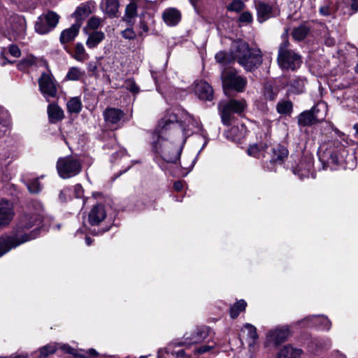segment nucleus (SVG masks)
Listing matches in <instances>:
<instances>
[{
  "instance_id": "obj_1",
  "label": "nucleus",
  "mask_w": 358,
  "mask_h": 358,
  "mask_svg": "<svg viewBox=\"0 0 358 358\" xmlns=\"http://www.w3.org/2000/svg\"><path fill=\"white\" fill-rule=\"evenodd\" d=\"M41 223V215L27 214L20 217L13 234L0 236V257L12 248L34 239L38 234V226Z\"/></svg>"
},
{
  "instance_id": "obj_2",
  "label": "nucleus",
  "mask_w": 358,
  "mask_h": 358,
  "mask_svg": "<svg viewBox=\"0 0 358 358\" xmlns=\"http://www.w3.org/2000/svg\"><path fill=\"white\" fill-rule=\"evenodd\" d=\"M177 120L176 115L169 114L166 115L159 123V130L152 134V151L158 155L167 162L175 163L180 158L182 150L183 140L182 143L174 145L166 137L169 133L173 131L172 128H176L177 124L173 122Z\"/></svg>"
},
{
  "instance_id": "obj_3",
  "label": "nucleus",
  "mask_w": 358,
  "mask_h": 358,
  "mask_svg": "<svg viewBox=\"0 0 358 358\" xmlns=\"http://www.w3.org/2000/svg\"><path fill=\"white\" fill-rule=\"evenodd\" d=\"M231 48L234 59L245 70L252 71L262 64V55L259 48H250L243 40L234 41Z\"/></svg>"
},
{
  "instance_id": "obj_4",
  "label": "nucleus",
  "mask_w": 358,
  "mask_h": 358,
  "mask_svg": "<svg viewBox=\"0 0 358 358\" xmlns=\"http://www.w3.org/2000/svg\"><path fill=\"white\" fill-rule=\"evenodd\" d=\"M348 155V151L338 140L328 141L322 143L318 150V156L324 165L341 163Z\"/></svg>"
},
{
  "instance_id": "obj_5",
  "label": "nucleus",
  "mask_w": 358,
  "mask_h": 358,
  "mask_svg": "<svg viewBox=\"0 0 358 358\" xmlns=\"http://www.w3.org/2000/svg\"><path fill=\"white\" fill-rule=\"evenodd\" d=\"M283 42L279 47L278 62L283 69L295 70L301 64V57L293 50L288 49V29H286L282 34Z\"/></svg>"
},
{
  "instance_id": "obj_6",
  "label": "nucleus",
  "mask_w": 358,
  "mask_h": 358,
  "mask_svg": "<svg viewBox=\"0 0 358 358\" xmlns=\"http://www.w3.org/2000/svg\"><path fill=\"white\" fill-rule=\"evenodd\" d=\"M59 176L63 179H68L79 174L82 170L80 159L73 155L60 157L57 162Z\"/></svg>"
},
{
  "instance_id": "obj_7",
  "label": "nucleus",
  "mask_w": 358,
  "mask_h": 358,
  "mask_svg": "<svg viewBox=\"0 0 358 358\" xmlns=\"http://www.w3.org/2000/svg\"><path fill=\"white\" fill-rule=\"evenodd\" d=\"M245 107L246 102L244 99H230L227 101L220 102L219 109L222 122L226 125L230 124L233 114H241Z\"/></svg>"
},
{
  "instance_id": "obj_8",
  "label": "nucleus",
  "mask_w": 358,
  "mask_h": 358,
  "mask_svg": "<svg viewBox=\"0 0 358 358\" xmlns=\"http://www.w3.org/2000/svg\"><path fill=\"white\" fill-rule=\"evenodd\" d=\"M327 115V106L324 103H320L313 106L311 110L301 113L298 117V123L300 126H310L323 120Z\"/></svg>"
},
{
  "instance_id": "obj_9",
  "label": "nucleus",
  "mask_w": 358,
  "mask_h": 358,
  "mask_svg": "<svg viewBox=\"0 0 358 358\" xmlns=\"http://www.w3.org/2000/svg\"><path fill=\"white\" fill-rule=\"evenodd\" d=\"M221 76L225 92L227 90H234L237 92H243L244 90L247 81L244 78L238 76L234 69H224Z\"/></svg>"
},
{
  "instance_id": "obj_10",
  "label": "nucleus",
  "mask_w": 358,
  "mask_h": 358,
  "mask_svg": "<svg viewBox=\"0 0 358 358\" xmlns=\"http://www.w3.org/2000/svg\"><path fill=\"white\" fill-rule=\"evenodd\" d=\"M170 114H174L177 117V120L173 122L177 124L176 128H172L173 131H182L183 135L186 136L190 135L189 131L193 132L192 131V128H199V123L184 110H179L178 113H170Z\"/></svg>"
},
{
  "instance_id": "obj_11",
  "label": "nucleus",
  "mask_w": 358,
  "mask_h": 358,
  "mask_svg": "<svg viewBox=\"0 0 358 358\" xmlns=\"http://www.w3.org/2000/svg\"><path fill=\"white\" fill-rule=\"evenodd\" d=\"M59 19V15L53 11L41 15L35 23L36 31L40 34L49 33L57 26Z\"/></svg>"
},
{
  "instance_id": "obj_12",
  "label": "nucleus",
  "mask_w": 358,
  "mask_h": 358,
  "mask_svg": "<svg viewBox=\"0 0 358 358\" xmlns=\"http://www.w3.org/2000/svg\"><path fill=\"white\" fill-rule=\"evenodd\" d=\"M103 117L107 127L117 129L124 124V113L123 110L109 107L103 112Z\"/></svg>"
},
{
  "instance_id": "obj_13",
  "label": "nucleus",
  "mask_w": 358,
  "mask_h": 358,
  "mask_svg": "<svg viewBox=\"0 0 358 358\" xmlns=\"http://www.w3.org/2000/svg\"><path fill=\"white\" fill-rule=\"evenodd\" d=\"M39 88L47 101L48 97H55L57 94V83L50 73H43L38 80Z\"/></svg>"
},
{
  "instance_id": "obj_14",
  "label": "nucleus",
  "mask_w": 358,
  "mask_h": 358,
  "mask_svg": "<svg viewBox=\"0 0 358 358\" xmlns=\"http://www.w3.org/2000/svg\"><path fill=\"white\" fill-rule=\"evenodd\" d=\"M289 336L290 330L288 326L278 327L267 333L266 341L278 345L286 341Z\"/></svg>"
},
{
  "instance_id": "obj_15",
  "label": "nucleus",
  "mask_w": 358,
  "mask_h": 358,
  "mask_svg": "<svg viewBox=\"0 0 358 358\" xmlns=\"http://www.w3.org/2000/svg\"><path fill=\"white\" fill-rule=\"evenodd\" d=\"M208 335V330L207 327H198L191 334H185L184 341L179 343L178 345L190 346L192 344L201 342L207 338Z\"/></svg>"
},
{
  "instance_id": "obj_16",
  "label": "nucleus",
  "mask_w": 358,
  "mask_h": 358,
  "mask_svg": "<svg viewBox=\"0 0 358 358\" xmlns=\"http://www.w3.org/2000/svg\"><path fill=\"white\" fill-rule=\"evenodd\" d=\"M299 323H305L304 326H317L325 330H329L331 326V321L324 315H313L305 317Z\"/></svg>"
},
{
  "instance_id": "obj_17",
  "label": "nucleus",
  "mask_w": 358,
  "mask_h": 358,
  "mask_svg": "<svg viewBox=\"0 0 358 358\" xmlns=\"http://www.w3.org/2000/svg\"><path fill=\"white\" fill-rule=\"evenodd\" d=\"M14 217L13 205L8 201L0 202V227L8 226Z\"/></svg>"
},
{
  "instance_id": "obj_18",
  "label": "nucleus",
  "mask_w": 358,
  "mask_h": 358,
  "mask_svg": "<svg viewBox=\"0 0 358 358\" xmlns=\"http://www.w3.org/2000/svg\"><path fill=\"white\" fill-rule=\"evenodd\" d=\"M99 7L101 10L110 18L117 17L119 15L118 0H101Z\"/></svg>"
},
{
  "instance_id": "obj_19",
  "label": "nucleus",
  "mask_w": 358,
  "mask_h": 358,
  "mask_svg": "<svg viewBox=\"0 0 358 358\" xmlns=\"http://www.w3.org/2000/svg\"><path fill=\"white\" fill-rule=\"evenodd\" d=\"M106 216L104 207L102 205L94 206L89 213L88 222L91 225H98Z\"/></svg>"
},
{
  "instance_id": "obj_20",
  "label": "nucleus",
  "mask_w": 358,
  "mask_h": 358,
  "mask_svg": "<svg viewBox=\"0 0 358 358\" xmlns=\"http://www.w3.org/2000/svg\"><path fill=\"white\" fill-rule=\"evenodd\" d=\"M195 93L200 99L212 100L213 91L211 86L206 81L201 80L196 84Z\"/></svg>"
},
{
  "instance_id": "obj_21",
  "label": "nucleus",
  "mask_w": 358,
  "mask_h": 358,
  "mask_svg": "<svg viewBox=\"0 0 358 358\" xmlns=\"http://www.w3.org/2000/svg\"><path fill=\"white\" fill-rule=\"evenodd\" d=\"M10 31L8 34L10 38L16 39L24 32L25 21L18 16L13 17L10 22Z\"/></svg>"
},
{
  "instance_id": "obj_22",
  "label": "nucleus",
  "mask_w": 358,
  "mask_h": 358,
  "mask_svg": "<svg viewBox=\"0 0 358 358\" xmlns=\"http://www.w3.org/2000/svg\"><path fill=\"white\" fill-rule=\"evenodd\" d=\"M162 18L168 26H176L181 20V13L175 8H168L164 10Z\"/></svg>"
},
{
  "instance_id": "obj_23",
  "label": "nucleus",
  "mask_w": 358,
  "mask_h": 358,
  "mask_svg": "<svg viewBox=\"0 0 358 358\" xmlns=\"http://www.w3.org/2000/svg\"><path fill=\"white\" fill-rule=\"evenodd\" d=\"M256 10L257 13V20L262 23L269 18L273 17L272 7L262 1L256 3Z\"/></svg>"
},
{
  "instance_id": "obj_24",
  "label": "nucleus",
  "mask_w": 358,
  "mask_h": 358,
  "mask_svg": "<svg viewBox=\"0 0 358 358\" xmlns=\"http://www.w3.org/2000/svg\"><path fill=\"white\" fill-rule=\"evenodd\" d=\"M80 23L77 22L71 27L64 29L60 34L59 41L61 43H68L75 39L79 33Z\"/></svg>"
},
{
  "instance_id": "obj_25",
  "label": "nucleus",
  "mask_w": 358,
  "mask_h": 358,
  "mask_svg": "<svg viewBox=\"0 0 358 358\" xmlns=\"http://www.w3.org/2000/svg\"><path fill=\"white\" fill-rule=\"evenodd\" d=\"M313 167V162L310 159H303L293 169V173L298 175L300 179L308 177Z\"/></svg>"
},
{
  "instance_id": "obj_26",
  "label": "nucleus",
  "mask_w": 358,
  "mask_h": 358,
  "mask_svg": "<svg viewBox=\"0 0 358 358\" xmlns=\"http://www.w3.org/2000/svg\"><path fill=\"white\" fill-rule=\"evenodd\" d=\"M48 115L51 122L55 123L64 117L63 110L56 103H50L48 106Z\"/></svg>"
},
{
  "instance_id": "obj_27",
  "label": "nucleus",
  "mask_w": 358,
  "mask_h": 358,
  "mask_svg": "<svg viewBox=\"0 0 358 358\" xmlns=\"http://www.w3.org/2000/svg\"><path fill=\"white\" fill-rule=\"evenodd\" d=\"M287 156L288 150L282 146H278L273 149V154L270 162L275 164H281Z\"/></svg>"
},
{
  "instance_id": "obj_28",
  "label": "nucleus",
  "mask_w": 358,
  "mask_h": 358,
  "mask_svg": "<svg viewBox=\"0 0 358 358\" xmlns=\"http://www.w3.org/2000/svg\"><path fill=\"white\" fill-rule=\"evenodd\" d=\"M302 351L287 345L283 347L278 353V358H299Z\"/></svg>"
},
{
  "instance_id": "obj_29",
  "label": "nucleus",
  "mask_w": 358,
  "mask_h": 358,
  "mask_svg": "<svg viewBox=\"0 0 358 358\" xmlns=\"http://www.w3.org/2000/svg\"><path fill=\"white\" fill-rule=\"evenodd\" d=\"M336 10L337 8L333 2L326 1L320 7L319 13L324 17L335 19Z\"/></svg>"
},
{
  "instance_id": "obj_30",
  "label": "nucleus",
  "mask_w": 358,
  "mask_h": 358,
  "mask_svg": "<svg viewBox=\"0 0 358 358\" xmlns=\"http://www.w3.org/2000/svg\"><path fill=\"white\" fill-rule=\"evenodd\" d=\"M105 34L101 31H94L90 34L86 41V45L89 48H96L103 39Z\"/></svg>"
},
{
  "instance_id": "obj_31",
  "label": "nucleus",
  "mask_w": 358,
  "mask_h": 358,
  "mask_svg": "<svg viewBox=\"0 0 358 358\" xmlns=\"http://www.w3.org/2000/svg\"><path fill=\"white\" fill-rule=\"evenodd\" d=\"M71 57L76 61L83 62L87 60L90 57L87 53L84 45L81 43H77L75 45L74 52L72 53Z\"/></svg>"
},
{
  "instance_id": "obj_32",
  "label": "nucleus",
  "mask_w": 358,
  "mask_h": 358,
  "mask_svg": "<svg viewBox=\"0 0 358 358\" xmlns=\"http://www.w3.org/2000/svg\"><path fill=\"white\" fill-rule=\"evenodd\" d=\"M310 28L305 24H300L299 27L294 28L292 36L296 41H302L308 34Z\"/></svg>"
},
{
  "instance_id": "obj_33",
  "label": "nucleus",
  "mask_w": 358,
  "mask_h": 358,
  "mask_svg": "<svg viewBox=\"0 0 358 358\" xmlns=\"http://www.w3.org/2000/svg\"><path fill=\"white\" fill-rule=\"evenodd\" d=\"M68 112L70 113H78L82 108V103L78 97L71 98L66 103Z\"/></svg>"
},
{
  "instance_id": "obj_34",
  "label": "nucleus",
  "mask_w": 358,
  "mask_h": 358,
  "mask_svg": "<svg viewBox=\"0 0 358 358\" xmlns=\"http://www.w3.org/2000/svg\"><path fill=\"white\" fill-rule=\"evenodd\" d=\"M90 7L87 4H81L73 13L74 17L78 20H81L88 16L90 13Z\"/></svg>"
},
{
  "instance_id": "obj_35",
  "label": "nucleus",
  "mask_w": 358,
  "mask_h": 358,
  "mask_svg": "<svg viewBox=\"0 0 358 358\" xmlns=\"http://www.w3.org/2000/svg\"><path fill=\"white\" fill-rule=\"evenodd\" d=\"M57 350V343H49L39 349L40 357L41 358H46L50 355L54 354Z\"/></svg>"
},
{
  "instance_id": "obj_36",
  "label": "nucleus",
  "mask_w": 358,
  "mask_h": 358,
  "mask_svg": "<svg viewBox=\"0 0 358 358\" xmlns=\"http://www.w3.org/2000/svg\"><path fill=\"white\" fill-rule=\"evenodd\" d=\"M247 306L246 302L241 299L236 303L230 310V315L232 318H236L239 313L245 309Z\"/></svg>"
},
{
  "instance_id": "obj_37",
  "label": "nucleus",
  "mask_w": 358,
  "mask_h": 358,
  "mask_svg": "<svg viewBox=\"0 0 358 358\" xmlns=\"http://www.w3.org/2000/svg\"><path fill=\"white\" fill-rule=\"evenodd\" d=\"M83 75L84 73L79 68L71 67L69 69L66 78L69 80H78Z\"/></svg>"
},
{
  "instance_id": "obj_38",
  "label": "nucleus",
  "mask_w": 358,
  "mask_h": 358,
  "mask_svg": "<svg viewBox=\"0 0 358 358\" xmlns=\"http://www.w3.org/2000/svg\"><path fill=\"white\" fill-rule=\"evenodd\" d=\"M215 59L217 63L227 64L234 59V55L231 56L225 52L220 51L215 55Z\"/></svg>"
},
{
  "instance_id": "obj_39",
  "label": "nucleus",
  "mask_w": 358,
  "mask_h": 358,
  "mask_svg": "<svg viewBox=\"0 0 358 358\" xmlns=\"http://www.w3.org/2000/svg\"><path fill=\"white\" fill-rule=\"evenodd\" d=\"M37 58L33 55H29L27 57L22 59L19 63L18 67L20 70H24L28 66L34 65L36 64Z\"/></svg>"
},
{
  "instance_id": "obj_40",
  "label": "nucleus",
  "mask_w": 358,
  "mask_h": 358,
  "mask_svg": "<svg viewBox=\"0 0 358 358\" xmlns=\"http://www.w3.org/2000/svg\"><path fill=\"white\" fill-rule=\"evenodd\" d=\"M103 19L97 16H92L88 20L87 27L90 29L96 30L103 25Z\"/></svg>"
},
{
  "instance_id": "obj_41",
  "label": "nucleus",
  "mask_w": 358,
  "mask_h": 358,
  "mask_svg": "<svg viewBox=\"0 0 358 358\" xmlns=\"http://www.w3.org/2000/svg\"><path fill=\"white\" fill-rule=\"evenodd\" d=\"M292 104L289 101H280L277 105V111L280 114H287L292 110Z\"/></svg>"
},
{
  "instance_id": "obj_42",
  "label": "nucleus",
  "mask_w": 358,
  "mask_h": 358,
  "mask_svg": "<svg viewBox=\"0 0 358 358\" xmlns=\"http://www.w3.org/2000/svg\"><path fill=\"white\" fill-rule=\"evenodd\" d=\"M245 7V4L242 0H233L232 2L227 7L229 11L238 13Z\"/></svg>"
},
{
  "instance_id": "obj_43",
  "label": "nucleus",
  "mask_w": 358,
  "mask_h": 358,
  "mask_svg": "<svg viewBox=\"0 0 358 358\" xmlns=\"http://www.w3.org/2000/svg\"><path fill=\"white\" fill-rule=\"evenodd\" d=\"M137 15V6L135 3H130L126 7L125 17L130 20Z\"/></svg>"
},
{
  "instance_id": "obj_44",
  "label": "nucleus",
  "mask_w": 358,
  "mask_h": 358,
  "mask_svg": "<svg viewBox=\"0 0 358 358\" xmlns=\"http://www.w3.org/2000/svg\"><path fill=\"white\" fill-rule=\"evenodd\" d=\"M306 80L303 78L293 80L291 85L294 87L297 93H301L304 90Z\"/></svg>"
},
{
  "instance_id": "obj_45",
  "label": "nucleus",
  "mask_w": 358,
  "mask_h": 358,
  "mask_svg": "<svg viewBox=\"0 0 358 358\" xmlns=\"http://www.w3.org/2000/svg\"><path fill=\"white\" fill-rule=\"evenodd\" d=\"M57 349H60L62 350L64 353L73 355L76 357H78L80 356V354L76 352V350L71 348L68 344H63V343H57Z\"/></svg>"
},
{
  "instance_id": "obj_46",
  "label": "nucleus",
  "mask_w": 358,
  "mask_h": 358,
  "mask_svg": "<svg viewBox=\"0 0 358 358\" xmlns=\"http://www.w3.org/2000/svg\"><path fill=\"white\" fill-rule=\"evenodd\" d=\"M28 190L31 193H38L41 191V187L38 179L31 180L27 184Z\"/></svg>"
},
{
  "instance_id": "obj_47",
  "label": "nucleus",
  "mask_w": 358,
  "mask_h": 358,
  "mask_svg": "<svg viewBox=\"0 0 358 358\" xmlns=\"http://www.w3.org/2000/svg\"><path fill=\"white\" fill-rule=\"evenodd\" d=\"M277 93L271 86H266L264 88V96L266 100L273 101L276 98Z\"/></svg>"
},
{
  "instance_id": "obj_48",
  "label": "nucleus",
  "mask_w": 358,
  "mask_h": 358,
  "mask_svg": "<svg viewBox=\"0 0 358 358\" xmlns=\"http://www.w3.org/2000/svg\"><path fill=\"white\" fill-rule=\"evenodd\" d=\"M125 87L127 90L130 91L133 94H137L139 92V88L134 82V80L131 79H128L125 83Z\"/></svg>"
},
{
  "instance_id": "obj_49",
  "label": "nucleus",
  "mask_w": 358,
  "mask_h": 358,
  "mask_svg": "<svg viewBox=\"0 0 358 358\" xmlns=\"http://www.w3.org/2000/svg\"><path fill=\"white\" fill-rule=\"evenodd\" d=\"M248 154L254 157H259L261 155V149L258 145H252L248 148Z\"/></svg>"
},
{
  "instance_id": "obj_50",
  "label": "nucleus",
  "mask_w": 358,
  "mask_h": 358,
  "mask_svg": "<svg viewBox=\"0 0 358 358\" xmlns=\"http://www.w3.org/2000/svg\"><path fill=\"white\" fill-rule=\"evenodd\" d=\"M213 348H214L213 345H202L201 347L196 348L194 350V355H203V354H205V353H206L208 352H210Z\"/></svg>"
},
{
  "instance_id": "obj_51",
  "label": "nucleus",
  "mask_w": 358,
  "mask_h": 358,
  "mask_svg": "<svg viewBox=\"0 0 358 358\" xmlns=\"http://www.w3.org/2000/svg\"><path fill=\"white\" fill-rule=\"evenodd\" d=\"M121 35L125 39H134L136 38V33L132 28H127L121 32Z\"/></svg>"
},
{
  "instance_id": "obj_52",
  "label": "nucleus",
  "mask_w": 358,
  "mask_h": 358,
  "mask_svg": "<svg viewBox=\"0 0 358 358\" xmlns=\"http://www.w3.org/2000/svg\"><path fill=\"white\" fill-rule=\"evenodd\" d=\"M244 328L248 331V334L251 338L255 340L257 338L256 328L253 325L246 324H245Z\"/></svg>"
},
{
  "instance_id": "obj_53",
  "label": "nucleus",
  "mask_w": 358,
  "mask_h": 358,
  "mask_svg": "<svg viewBox=\"0 0 358 358\" xmlns=\"http://www.w3.org/2000/svg\"><path fill=\"white\" fill-rule=\"evenodd\" d=\"M99 353L93 348L85 352V354H80L79 358H94L98 356Z\"/></svg>"
},
{
  "instance_id": "obj_54",
  "label": "nucleus",
  "mask_w": 358,
  "mask_h": 358,
  "mask_svg": "<svg viewBox=\"0 0 358 358\" xmlns=\"http://www.w3.org/2000/svg\"><path fill=\"white\" fill-rule=\"evenodd\" d=\"M239 21L241 22H251L252 21V15L248 12H243L239 17Z\"/></svg>"
},
{
  "instance_id": "obj_55",
  "label": "nucleus",
  "mask_w": 358,
  "mask_h": 358,
  "mask_svg": "<svg viewBox=\"0 0 358 358\" xmlns=\"http://www.w3.org/2000/svg\"><path fill=\"white\" fill-rule=\"evenodd\" d=\"M9 52L12 56L15 57H19L20 56V50L19 48L15 45H11L9 47Z\"/></svg>"
},
{
  "instance_id": "obj_56",
  "label": "nucleus",
  "mask_w": 358,
  "mask_h": 358,
  "mask_svg": "<svg viewBox=\"0 0 358 358\" xmlns=\"http://www.w3.org/2000/svg\"><path fill=\"white\" fill-rule=\"evenodd\" d=\"M69 192H70V189L68 187H65V188L62 189L59 192V200L61 201H66L67 196H69Z\"/></svg>"
},
{
  "instance_id": "obj_57",
  "label": "nucleus",
  "mask_w": 358,
  "mask_h": 358,
  "mask_svg": "<svg viewBox=\"0 0 358 358\" xmlns=\"http://www.w3.org/2000/svg\"><path fill=\"white\" fill-rule=\"evenodd\" d=\"M74 194L76 198H80L83 196V187L80 184H77L74 186Z\"/></svg>"
},
{
  "instance_id": "obj_58",
  "label": "nucleus",
  "mask_w": 358,
  "mask_h": 358,
  "mask_svg": "<svg viewBox=\"0 0 358 358\" xmlns=\"http://www.w3.org/2000/svg\"><path fill=\"white\" fill-rule=\"evenodd\" d=\"M177 358H192L190 355H186L185 350H180L173 353Z\"/></svg>"
},
{
  "instance_id": "obj_59",
  "label": "nucleus",
  "mask_w": 358,
  "mask_h": 358,
  "mask_svg": "<svg viewBox=\"0 0 358 358\" xmlns=\"http://www.w3.org/2000/svg\"><path fill=\"white\" fill-rule=\"evenodd\" d=\"M329 127L331 128L332 131L334 132V134L337 137H339L341 139L344 140V136L345 135L341 131H340L338 129L334 127V125H332L331 124H329Z\"/></svg>"
},
{
  "instance_id": "obj_60",
  "label": "nucleus",
  "mask_w": 358,
  "mask_h": 358,
  "mask_svg": "<svg viewBox=\"0 0 358 358\" xmlns=\"http://www.w3.org/2000/svg\"><path fill=\"white\" fill-rule=\"evenodd\" d=\"M87 69H88V71H90L92 73H95L97 71V65H96V62H91L88 63Z\"/></svg>"
},
{
  "instance_id": "obj_61",
  "label": "nucleus",
  "mask_w": 358,
  "mask_h": 358,
  "mask_svg": "<svg viewBox=\"0 0 358 358\" xmlns=\"http://www.w3.org/2000/svg\"><path fill=\"white\" fill-rule=\"evenodd\" d=\"M351 9L352 12L350 13V15L358 10V0H352Z\"/></svg>"
},
{
  "instance_id": "obj_62",
  "label": "nucleus",
  "mask_w": 358,
  "mask_h": 358,
  "mask_svg": "<svg viewBox=\"0 0 358 358\" xmlns=\"http://www.w3.org/2000/svg\"><path fill=\"white\" fill-rule=\"evenodd\" d=\"M1 115L3 117V122H0V124H3V126H7L8 124V115L6 111H2Z\"/></svg>"
},
{
  "instance_id": "obj_63",
  "label": "nucleus",
  "mask_w": 358,
  "mask_h": 358,
  "mask_svg": "<svg viewBox=\"0 0 358 358\" xmlns=\"http://www.w3.org/2000/svg\"><path fill=\"white\" fill-rule=\"evenodd\" d=\"M173 187L176 191L180 192L183 189V183L180 181H177L174 183Z\"/></svg>"
},
{
  "instance_id": "obj_64",
  "label": "nucleus",
  "mask_w": 358,
  "mask_h": 358,
  "mask_svg": "<svg viewBox=\"0 0 358 358\" xmlns=\"http://www.w3.org/2000/svg\"><path fill=\"white\" fill-rule=\"evenodd\" d=\"M0 358H26V356L22 355L15 354V355H11L10 356H8V357H0Z\"/></svg>"
}]
</instances>
